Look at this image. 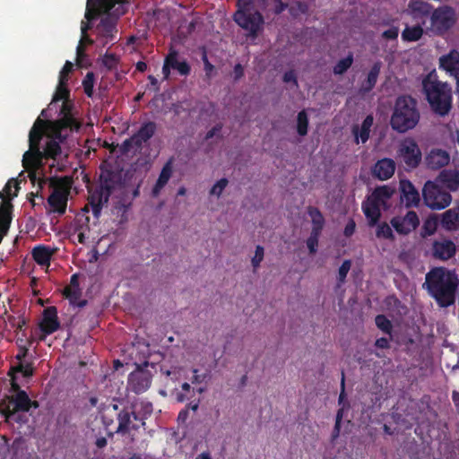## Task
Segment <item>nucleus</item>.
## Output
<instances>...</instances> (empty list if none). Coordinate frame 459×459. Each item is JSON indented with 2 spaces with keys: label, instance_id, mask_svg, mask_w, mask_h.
I'll use <instances>...</instances> for the list:
<instances>
[{
  "label": "nucleus",
  "instance_id": "obj_1",
  "mask_svg": "<svg viewBox=\"0 0 459 459\" xmlns=\"http://www.w3.org/2000/svg\"><path fill=\"white\" fill-rule=\"evenodd\" d=\"M423 286L438 307H448L455 302L459 278L454 271L435 267L426 274Z\"/></svg>",
  "mask_w": 459,
  "mask_h": 459
},
{
  "label": "nucleus",
  "instance_id": "obj_2",
  "mask_svg": "<svg viewBox=\"0 0 459 459\" xmlns=\"http://www.w3.org/2000/svg\"><path fill=\"white\" fill-rule=\"evenodd\" d=\"M422 90L433 113L440 117L449 114L453 107V91L449 83L429 74L422 80Z\"/></svg>",
  "mask_w": 459,
  "mask_h": 459
},
{
  "label": "nucleus",
  "instance_id": "obj_3",
  "mask_svg": "<svg viewBox=\"0 0 459 459\" xmlns=\"http://www.w3.org/2000/svg\"><path fill=\"white\" fill-rule=\"evenodd\" d=\"M420 119L417 100L410 95L397 97L390 118L392 129L401 134L406 133L415 128Z\"/></svg>",
  "mask_w": 459,
  "mask_h": 459
},
{
  "label": "nucleus",
  "instance_id": "obj_4",
  "mask_svg": "<svg viewBox=\"0 0 459 459\" xmlns=\"http://www.w3.org/2000/svg\"><path fill=\"white\" fill-rule=\"evenodd\" d=\"M44 126L45 121L38 117L29 134L30 150L24 153L22 159V165L29 171V177L32 182L36 180V169L43 162L39 144L43 136Z\"/></svg>",
  "mask_w": 459,
  "mask_h": 459
},
{
  "label": "nucleus",
  "instance_id": "obj_5",
  "mask_svg": "<svg viewBox=\"0 0 459 459\" xmlns=\"http://www.w3.org/2000/svg\"><path fill=\"white\" fill-rule=\"evenodd\" d=\"M8 401L0 409V415L4 418L5 422H23V419L18 412H28L30 408H39L37 401H32L24 390H19L14 394L7 397Z\"/></svg>",
  "mask_w": 459,
  "mask_h": 459
},
{
  "label": "nucleus",
  "instance_id": "obj_6",
  "mask_svg": "<svg viewBox=\"0 0 459 459\" xmlns=\"http://www.w3.org/2000/svg\"><path fill=\"white\" fill-rule=\"evenodd\" d=\"M424 204L433 211L448 207L452 202L449 191L444 189L437 181L428 180L422 188Z\"/></svg>",
  "mask_w": 459,
  "mask_h": 459
},
{
  "label": "nucleus",
  "instance_id": "obj_7",
  "mask_svg": "<svg viewBox=\"0 0 459 459\" xmlns=\"http://www.w3.org/2000/svg\"><path fill=\"white\" fill-rule=\"evenodd\" d=\"M457 21L455 10L450 5H441L433 9L430 15V30L438 36L445 35Z\"/></svg>",
  "mask_w": 459,
  "mask_h": 459
},
{
  "label": "nucleus",
  "instance_id": "obj_8",
  "mask_svg": "<svg viewBox=\"0 0 459 459\" xmlns=\"http://www.w3.org/2000/svg\"><path fill=\"white\" fill-rule=\"evenodd\" d=\"M233 20L240 28L247 31L248 36L252 38L257 37L264 23V16L256 9L247 12L236 11Z\"/></svg>",
  "mask_w": 459,
  "mask_h": 459
},
{
  "label": "nucleus",
  "instance_id": "obj_9",
  "mask_svg": "<svg viewBox=\"0 0 459 459\" xmlns=\"http://www.w3.org/2000/svg\"><path fill=\"white\" fill-rule=\"evenodd\" d=\"M127 11L126 6H118L114 9L112 13H108L102 17L100 23L95 28L97 39H106L114 41L117 33V20Z\"/></svg>",
  "mask_w": 459,
  "mask_h": 459
},
{
  "label": "nucleus",
  "instance_id": "obj_10",
  "mask_svg": "<svg viewBox=\"0 0 459 459\" xmlns=\"http://www.w3.org/2000/svg\"><path fill=\"white\" fill-rule=\"evenodd\" d=\"M397 154L401 160L411 169L417 168L422 160L421 151L417 142L411 137H407L400 143Z\"/></svg>",
  "mask_w": 459,
  "mask_h": 459
},
{
  "label": "nucleus",
  "instance_id": "obj_11",
  "mask_svg": "<svg viewBox=\"0 0 459 459\" xmlns=\"http://www.w3.org/2000/svg\"><path fill=\"white\" fill-rule=\"evenodd\" d=\"M391 226L400 235H408L420 225L416 212L409 211L404 216H394L390 221Z\"/></svg>",
  "mask_w": 459,
  "mask_h": 459
},
{
  "label": "nucleus",
  "instance_id": "obj_12",
  "mask_svg": "<svg viewBox=\"0 0 459 459\" xmlns=\"http://www.w3.org/2000/svg\"><path fill=\"white\" fill-rule=\"evenodd\" d=\"M152 377L148 371L138 369L132 372L128 377V388L139 394L144 393L150 387Z\"/></svg>",
  "mask_w": 459,
  "mask_h": 459
},
{
  "label": "nucleus",
  "instance_id": "obj_13",
  "mask_svg": "<svg viewBox=\"0 0 459 459\" xmlns=\"http://www.w3.org/2000/svg\"><path fill=\"white\" fill-rule=\"evenodd\" d=\"M439 67L455 78L459 91V51L452 49L448 54L442 56L439 58Z\"/></svg>",
  "mask_w": 459,
  "mask_h": 459
},
{
  "label": "nucleus",
  "instance_id": "obj_14",
  "mask_svg": "<svg viewBox=\"0 0 459 459\" xmlns=\"http://www.w3.org/2000/svg\"><path fill=\"white\" fill-rule=\"evenodd\" d=\"M431 254L435 259L447 261L456 254V246L451 239L435 240L432 243Z\"/></svg>",
  "mask_w": 459,
  "mask_h": 459
},
{
  "label": "nucleus",
  "instance_id": "obj_15",
  "mask_svg": "<svg viewBox=\"0 0 459 459\" xmlns=\"http://www.w3.org/2000/svg\"><path fill=\"white\" fill-rule=\"evenodd\" d=\"M400 197L407 208L417 207L420 197L413 184L407 179L400 181Z\"/></svg>",
  "mask_w": 459,
  "mask_h": 459
},
{
  "label": "nucleus",
  "instance_id": "obj_16",
  "mask_svg": "<svg viewBox=\"0 0 459 459\" xmlns=\"http://www.w3.org/2000/svg\"><path fill=\"white\" fill-rule=\"evenodd\" d=\"M109 193H105L100 187L89 190L88 203L91 205L94 218L98 221L103 205L108 202Z\"/></svg>",
  "mask_w": 459,
  "mask_h": 459
},
{
  "label": "nucleus",
  "instance_id": "obj_17",
  "mask_svg": "<svg viewBox=\"0 0 459 459\" xmlns=\"http://www.w3.org/2000/svg\"><path fill=\"white\" fill-rule=\"evenodd\" d=\"M450 161L449 153L442 149L434 148L425 157V162L430 169H439Z\"/></svg>",
  "mask_w": 459,
  "mask_h": 459
},
{
  "label": "nucleus",
  "instance_id": "obj_18",
  "mask_svg": "<svg viewBox=\"0 0 459 459\" xmlns=\"http://www.w3.org/2000/svg\"><path fill=\"white\" fill-rule=\"evenodd\" d=\"M439 217L442 229L446 231L459 230V204L447 209Z\"/></svg>",
  "mask_w": 459,
  "mask_h": 459
},
{
  "label": "nucleus",
  "instance_id": "obj_19",
  "mask_svg": "<svg viewBox=\"0 0 459 459\" xmlns=\"http://www.w3.org/2000/svg\"><path fill=\"white\" fill-rule=\"evenodd\" d=\"M440 186H446L449 191H456L459 188V170L456 169H444L436 178Z\"/></svg>",
  "mask_w": 459,
  "mask_h": 459
},
{
  "label": "nucleus",
  "instance_id": "obj_20",
  "mask_svg": "<svg viewBox=\"0 0 459 459\" xmlns=\"http://www.w3.org/2000/svg\"><path fill=\"white\" fill-rule=\"evenodd\" d=\"M60 326L57 318V310L55 307H48L43 311V319L40 323V330L45 334H51Z\"/></svg>",
  "mask_w": 459,
  "mask_h": 459
},
{
  "label": "nucleus",
  "instance_id": "obj_21",
  "mask_svg": "<svg viewBox=\"0 0 459 459\" xmlns=\"http://www.w3.org/2000/svg\"><path fill=\"white\" fill-rule=\"evenodd\" d=\"M395 170V163L392 159L384 158L378 160L373 167V175L380 180L390 178Z\"/></svg>",
  "mask_w": 459,
  "mask_h": 459
},
{
  "label": "nucleus",
  "instance_id": "obj_22",
  "mask_svg": "<svg viewBox=\"0 0 459 459\" xmlns=\"http://www.w3.org/2000/svg\"><path fill=\"white\" fill-rule=\"evenodd\" d=\"M173 161L174 159L170 158L167 160L164 166L161 169V171L159 175V178L152 187V196L156 197L160 195L164 186L168 184L170 179L173 172Z\"/></svg>",
  "mask_w": 459,
  "mask_h": 459
},
{
  "label": "nucleus",
  "instance_id": "obj_23",
  "mask_svg": "<svg viewBox=\"0 0 459 459\" xmlns=\"http://www.w3.org/2000/svg\"><path fill=\"white\" fill-rule=\"evenodd\" d=\"M380 204L370 196L362 203V211L368 221V225L373 227L377 225L381 216Z\"/></svg>",
  "mask_w": 459,
  "mask_h": 459
},
{
  "label": "nucleus",
  "instance_id": "obj_24",
  "mask_svg": "<svg viewBox=\"0 0 459 459\" xmlns=\"http://www.w3.org/2000/svg\"><path fill=\"white\" fill-rule=\"evenodd\" d=\"M48 203L52 209V212H56L58 215L65 213L67 205V195L58 189L48 196Z\"/></svg>",
  "mask_w": 459,
  "mask_h": 459
},
{
  "label": "nucleus",
  "instance_id": "obj_25",
  "mask_svg": "<svg viewBox=\"0 0 459 459\" xmlns=\"http://www.w3.org/2000/svg\"><path fill=\"white\" fill-rule=\"evenodd\" d=\"M53 249L45 245H38L31 250V255L34 261L41 266H49L53 255Z\"/></svg>",
  "mask_w": 459,
  "mask_h": 459
},
{
  "label": "nucleus",
  "instance_id": "obj_26",
  "mask_svg": "<svg viewBox=\"0 0 459 459\" xmlns=\"http://www.w3.org/2000/svg\"><path fill=\"white\" fill-rule=\"evenodd\" d=\"M374 118L371 115H368L362 124L360 128L358 126H354L352 127V134L355 136V141L359 143V139H360L362 143H365L369 139L370 130L373 126Z\"/></svg>",
  "mask_w": 459,
  "mask_h": 459
},
{
  "label": "nucleus",
  "instance_id": "obj_27",
  "mask_svg": "<svg viewBox=\"0 0 459 459\" xmlns=\"http://www.w3.org/2000/svg\"><path fill=\"white\" fill-rule=\"evenodd\" d=\"M382 67L381 61H377L373 64L371 66L367 78L361 82V88L360 90L367 93L371 91L374 87L376 86V83L377 82V78L379 76L380 71Z\"/></svg>",
  "mask_w": 459,
  "mask_h": 459
},
{
  "label": "nucleus",
  "instance_id": "obj_28",
  "mask_svg": "<svg viewBox=\"0 0 459 459\" xmlns=\"http://www.w3.org/2000/svg\"><path fill=\"white\" fill-rule=\"evenodd\" d=\"M79 128V125L73 116H62L53 123V131L57 138H62V132L66 129Z\"/></svg>",
  "mask_w": 459,
  "mask_h": 459
},
{
  "label": "nucleus",
  "instance_id": "obj_29",
  "mask_svg": "<svg viewBox=\"0 0 459 459\" xmlns=\"http://www.w3.org/2000/svg\"><path fill=\"white\" fill-rule=\"evenodd\" d=\"M411 14L414 19L431 15L433 6L422 0H411L409 4Z\"/></svg>",
  "mask_w": 459,
  "mask_h": 459
},
{
  "label": "nucleus",
  "instance_id": "obj_30",
  "mask_svg": "<svg viewBox=\"0 0 459 459\" xmlns=\"http://www.w3.org/2000/svg\"><path fill=\"white\" fill-rule=\"evenodd\" d=\"M157 126L155 122H144L140 126L138 131L133 134L134 139H136V142H138L140 145L143 146V143L148 142L154 135Z\"/></svg>",
  "mask_w": 459,
  "mask_h": 459
},
{
  "label": "nucleus",
  "instance_id": "obj_31",
  "mask_svg": "<svg viewBox=\"0 0 459 459\" xmlns=\"http://www.w3.org/2000/svg\"><path fill=\"white\" fill-rule=\"evenodd\" d=\"M127 3H129V0H111V2L108 3L110 7H106L107 4H97L92 3V4L90 6L91 13L89 16H87V10H86L85 17L88 20L94 19L100 13H108L115 7L116 4H119V6H125L124 4H127Z\"/></svg>",
  "mask_w": 459,
  "mask_h": 459
},
{
  "label": "nucleus",
  "instance_id": "obj_32",
  "mask_svg": "<svg viewBox=\"0 0 459 459\" xmlns=\"http://www.w3.org/2000/svg\"><path fill=\"white\" fill-rule=\"evenodd\" d=\"M13 205L9 201H4L0 204V233L5 234L12 221Z\"/></svg>",
  "mask_w": 459,
  "mask_h": 459
},
{
  "label": "nucleus",
  "instance_id": "obj_33",
  "mask_svg": "<svg viewBox=\"0 0 459 459\" xmlns=\"http://www.w3.org/2000/svg\"><path fill=\"white\" fill-rule=\"evenodd\" d=\"M307 214L311 218L312 230L311 232L320 234L325 226V218L320 210L314 206L307 207Z\"/></svg>",
  "mask_w": 459,
  "mask_h": 459
},
{
  "label": "nucleus",
  "instance_id": "obj_34",
  "mask_svg": "<svg viewBox=\"0 0 459 459\" xmlns=\"http://www.w3.org/2000/svg\"><path fill=\"white\" fill-rule=\"evenodd\" d=\"M63 296L67 299L73 307H83L87 304L86 299H80L82 296L81 288L65 287Z\"/></svg>",
  "mask_w": 459,
  "mask_h": 459
},
{
  "label": "nucleus",
  "instance_id": "obj_35",
  "mask_svg": "<svg viewBox=\"0 0 459 459\" xmlns=\"http://www.w3.org/2000/svg\"><path fill=\"white\" fill-rule=\"evenodd\" d=\"M117 420H118V426L116 430V433L119 434H126L129 432L131 429H138V425H132L131 426V412L127 410H122L117 414Z\"/></svg>",
  "mask_w": 459,
  "mask_h": 459
},
{
  "label": "nucleus",
  "instance_id": "obj_36",
  "mask_svg": "<svg viewBox=\"0 0 459 459\" xmlns=\"http://www.w3.org/2000/svg\"><path fill=\"white\" fill-rule=\"evenodd\" d=\"M167 57L170 63V66L172 67V69L177 70L179 73V74L186 76L190 74L191 67L189 64L186 60L179 61L178 59L177 51H170Z\"/></svg>",
  "mask_w": 459,
  "mask_h": 459
},
{
  "label": "nucleus",
  "instance_id": "obj_37",
  "mask_svg": "<svg viewBox=\"0 0 459 459\" xmlns=\"http://www.w3.org/2000/svg\"><path fill=\"white\" fill-rule=\"evenodd\" d=\"M61 146L55 139H50L46 143L43 151H40L41 158L43 160H56L61 154Z\"/></svg>",
  "mask_w": 459,
  "mask_h": 459
},
{
  "label": "nucleus",
  "instance_id": "obj_38",
  "mask_svg": "<svg viewBox=\"0 0 459 459\" xmlns=\"http://www.w3.org/2000/svg\"><path fill=\"white\" fill-rule=\"evenodd\" d=\"M440 220L439 215L437 214H430L427 217L420 230V235L422 238H427L435 234L437 229L438 221Z\"/></svg>",
  "mask_w": 459,
  "mask_h": 459
},
{
  "label": "nucleus",
  "instance_id": "obj_39",
  "mask_svg": "<svg viewBox=\"0 0 459 459\" xmlns=\"http://www.w3.org/2000/svg\"><path fill=\"white\" fill-rule=\"evenodd\" d=\"M117 184V176L112 171H107L105 174L100 176V185L98 186V187L105 193H109V195H111Z\"/></svg>",
  "mask_w": 459,
  "mask_h": 459
},
{
  "label": "nucleus",
  "instance_id": "obj_40",
  "mask_svg": "<svg viewBox=\"0 0 459 459\" xmlns=\"http://www.w3.org/2000/svg\"><path fill=\"white\" fill-rule=\"evenodd\" d=\"M394 190L388 186H382L377 187L370 197L378 203L380 205H385L386 201L392 197Z\"/></svg>",
  "mask_w": 459,
  "mask_h": 459
},
{
  "label": "nucleus",
  "instance_id": "obj_41",
  "mask_svg": "<svg viewBox=\"0 0 459 459\" xmlns=\"http://www.w3.org/2000/svg\"><path fill=\"white\" fill-rule=\"evenodd\" d=\"M423 35V29L420 25L406 26L402 32V39L407 42L419 40Z\"/></svg>",
  "mask_w": 459,
  "mask_h": 459
},
{
  "label": "nucleus",
  "instance_id": "obj_42",
  "mask_svg": "<svg viewBox=\"0 0 459 459\" xmlns=\"http://www.w3.org/2000/svg\"><path fill=\"white\" fill-rule=\"evenodd\" d=\"M19 182L14 179H9L7 183L5 184L4 189L0 192V198L4 201H5V195L11 199L17 195V192L19 190Z\"/></svg>",
  "mask_w": 459,
  "mask_h": 459
},
{
  "label": "nucleus",
  "instance_id": "obj_43",
  "mask_svg": "<svg viewBox=\"0 0 459 459\" xmlns=\"http://www.w3.org/2000/svg\"><path fill=\"white\" fill-rule=\"evenodd\" d=\"M353 63V54L349 53V55L339 60L336 65L333 66V72L334 74H343L347 72V70L351 66Z\"/></svg>",
  "mask_w": 459,
  "mask_h": 459
},
{
  "label": "nucleus",
  "instance_id": "obj_44",
  "mask_svg": "<svg viewBox=\"0 0 459 459\" xmlns=\"http://www.w3.org/2000/svg\"><path fill=\"white\" fill-rule=\"evenodd\" d=\"M308 129V117L306 110H301L297 116V132L299 135L305 136Z\"/></svg>",
  "mask_w": 459,
  "mask_h": 459
},
{
  "label": "nucleus",
  "instance_id": "obj_45",
  "mask_svg": "<svg viewBox=\"0 0 459 459\" xmlns=\"http://www.w3.org/2000/svg\"><path fill=\"white\" fill-rule=\"evenodd\" d=\"M13 455L15 457H22L27 450L26 440L22 437H16L10 447Z\"/></svg>",
  "mask_w": 459,
  "mask_h": 459
},
{
  "label": "nucleus",
  "instance_id": "obj_46",
  "mask_svg": "<svg viewBox=\"0 0 459 459\" xmlns=\"http://www.w3.org/2000/svg\"><path fill=\"white\" fill-rule=\"evenodd\" d=\"M119 56L114 53L107 52L101 58V64L108 71L117 70Z\"/></svg>",
  "mask_w": 459,
  "mask_h": 459
},
{
  "label": "nucleus",
  "instance_id": "obj_47",
  "mask_svg": "<svg viewBox=\"0 0 459 459\" xmlns=\"http://www.w3.org/2000/svg\"><path fill=\"white\" fill-rule=\"evenodd\" d=\"M94 40L88 34H82L79 44L76 48L77 59L81 60L86 56L85 45H92Z\"/></svg>",
  "mask_w": 459,
  "mask_h": 459
},
{
  "label": "nucleus",
  "instance_id": "obj_48",
  "mask_svg": "<svg viewBox=\"0 0 459 459\" xmlns=\"http://www.w3.org/2000/svg\"><path fill=\"white\" fill-rule=\"evenodd\" d=\"M181 388L182 391L176 394V400L178 403H184L185 401L189 400L195 394V389L192 388L191 385L186 382L182 384Z\"/></svg>",
  "mask_w": 459,
  "mask_h": 459
},
{
  "label": "nucleus",
  "instance_id": "obj_49",
  "mask_svg": "<svg viewBox=\"0 0 459 459\" xmlns=\"http://www.w3.org/2000/svg\"><path fill=\"white\" fill-rule=\"evenodd\" d=\"M376 235L377 238L391 241H394L395 238L392 228L386 222H382L377 226Z\"/></svg>",
  "mask_w": 459,
  "mask_h": 459
},
{
  "label": "nucleus",
  "instance_id": "obj_50",
  "mask_svg": "<svg viewBox=\"0 0 459 459\" xmlns=\"http://www.w3.org/2000/svg\"><path fill=\"white\" fill-rule=\"evenodd\" d=\"M375 323L377 326L385 333H392V323L385 315H377L375 318Z\"/></svg>",
  "mask_w": 459,
  "mask_h": 459
},
{
  "label": "nucleus",
  "instance_id": "obj_51",
  "mask_svg": "<svg viewBox=\"0 0 459 459\" xmlns=\"http://www.w3.org/2000/svg\"><path fill=\"white\" fill-rule=\"evenodd\" d=\"M141 149H142V146L140 145V143L138 142H136V139H134V135L126 139L120 146V151L124 154L129 153L133 150L138 151Z\"/></svg>",
  "mask_w": 459,
  "mask_h": 459
},
{
  "label": "nucleus",
  "instance_id": "obj_52",
  "mask_svg": "<svg viewBox=\"0 0 459 459\" xmlns=\"http://www.w3.org/2000/svg\"><path fill=\"white\" fill-rule=\"evenodd\" d=\"M70 95V91L66 86V83H61L58 82V86L56 91L53 96L52 102H57L60 100L65 101L68 100Z\"/></svg>",
  "mask_w": 459,
  "mask_h": 459
},
{
  "label": "nucleus",
  "instance_id": "obj_53",
  "mask_svg": "<svg viewBox=\"0 0 459 459\" xmlns=\"http://www.w3.org/2000/svg\"><path fill=\"white\" fill-rule=\"evenodd\" d=\"M94 82V74L92 72H88L82 81V86L85 94L90 98L93 96Z\"/></svg>",
  "mask_w": 459,
  "mask_h": 459
},
{
  "label": "nucleus",
  "instance_id": "obj_54",
  "mask_svg": "<svg viewBox=\"0 0 459 459\" xmlns=\"http://www.w3.org/2000/svg\"><path fill=\"white\" fill-rule=\"evenodd\" d=\"M307 10L308 6L304 2H296L289 8L290 14L294 18L299 17L300 14L307 13Z\"/></svg>",
  "mask_w": 459,
  "mask_h": 459
},
{
  "label": "nucleus",
  "instance_id": "obj_55",
  "mask_svg": "<svg viewBox=\"0 0 459 459\" xmlns=\"http://www.w3.org/2000/svg\"><path fill=\"white\" fill-rule=\"evenodd\" d=\"M12 371L21 373L24 377H30L33 375V368L30 363L19 362L18 365L13 367Z\"/></svg>",
  "mask_w": 459,
  "mask_h": 459
},
{
  "label": "nucleus",
  "instance_id": "obj_56",
  "mask_svg": "<svg viewBox=\"0 0 459 459\" xmlns=\"http://www.w3.org/2000/svg\"><path fill=\"white\" fill-rule=\"evenodd\" d=\"M320 236V234L310 232V236L307 238L306 241L309 254L314 255L316 252Z\"/></svg>",
  "mask_w": 459,
  "mask_h": 459
},
{
  "label": "nucleus",
  "instance_id": "obj_57",
  "mask_svg": "<svg viewBox=\"0 0 459 459\" xmlns=\"http://www.w3.org/2000/svg\"><path fill=\"white\" fill-rule=\"evenodd\" d=\"M74 69V65L70 61H66L59 73V82L61 83H67L69 74Z\"/></svg>",
  "mask_w": 459,
  "mask_h": 459
},
{
  "label": "nucleus",
  "instance_id": "obj_58",
  "mask_svg": "<svg viewBox=\"0 0 459 459\" xmlns=\"http://www.w3.org/2000/svg\"><path fill=\"white\" fill-rule=\"evenodd\" d=\"M228 183L229 181L227 178H221L213 185V186L210 190V195L220 196L223 190L225 189V187L228 186Z\"/></svg>",
  "mask_w": 459,
  "mask_h": 459
},
{
  "label": "nucleus",
  "instance_id": "obj_59",
  "mask_svg": "<svg viewBox=\"0 0 459 459\" xmlns=\"http://www.w3.org/2000/svg\"><path fill=\"white\" fill-rule=\"evenodd\" d=\"M264 247L260 245L256 246L255 251V255L253 256V258L251 260L252 265L255 269L259 267L261 262L264 259Z\"/></svg>",
  "mask_w": 459,
  "mask_h": 459
},
{
  "label": "nucleus",
  "instance_id": "obj_60",
  "mask_svg": "<svg viewBox=\"0 0 459 459\" xmlns=\"http://www.w3.org/2000/svg\"><path fill=\"white\" fill-rule=\"evenodd\" d=\"M351 260H344L338 271V281L343 282L347 277V274L351 269Z\"/></svg>",
  "mask_w": 459,
  "mask_h": 459
},
{
  "label": "nucleus",
  "instance_id": "obj_61",
  "mask_svg": "<svg viewBox=\"0 0 459 459\" xmlns=\"http://www.w3.org/2000/svg\"><path fill=\"white\" fill-rule=\"evenodd\" d=\"M346 399V393H345V375L344 372L342 371V378H341V392L338 398V403L339 405L342 406L343 404L346 405L347 408H350V404L348 402L345 401Z\"/></svg>",
  "mask_w": 459,
  "mask_h": 459
},
{
  "label": "nucleus",
  "instance_id": "obj_62",
  "mask_svg": "<svg viewBox=\"0 0 459 459\" xmlns=\"http://www.w3.org/2000/svg\"><path fill=\"white\" fill-rule=\"evenodd\" d=\"M238 10L237 11H251L255 10L254 6V0H238L237 3Z\"/></svg>",
  "mask_w": 459,
  "mask_h": 459
},
{
  "label": "nucleus",
  "instance_id": "obj_63",
  "mask_svg": "<svg viewBox=\"0 0 459 459\" xmlns=\"http://www.w3.org/2000/svg\"><path fill=\"white\" fill-rule=\"evenodd\" d=\"M399 35V28L396 26H393L392 28L383 31L382 38L385 39L394 40L398 38Z\"/></svg>",
  "mask_w": 459,
  "mask_h": 459
},
{
  "label": "nucleus",
  "instance_id": "obj_64",
  "mask_svg": "<svg viewBox=\"0 0 459 459\" xmlns=\"http://www.w3.org/2000/svg\"><path fill=\"white\" fill-rule=\"evenodd\" d=\"M282 80L286 83L292 82L295 86H298L297 76L293 70L285 72L282 76Z\"/></svg>",
  "mask_w": 459,
  "mask_h": 459
}]
</instances>
